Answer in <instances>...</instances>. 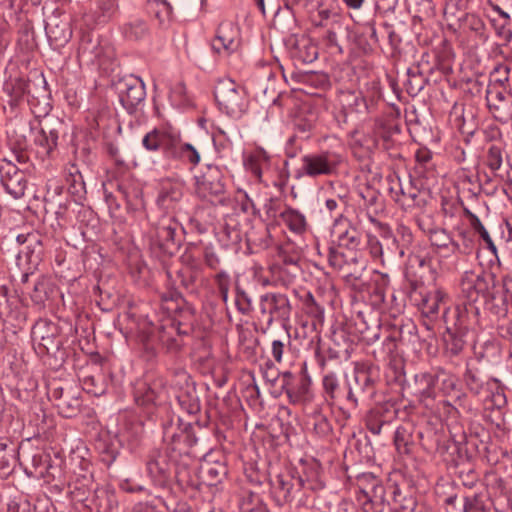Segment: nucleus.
Returning <instances> with one entry per match:
<instances>
[{
    "instance_id": "obj_15",
    "label": "nucleus",
    "mask_w": 512,
    "mask_h": 512,
    "mask_svg": "<svg viewBox=\"0 0 512 512\" xmlns=\"http://www.w3.org/2000/svg\"><path fill=\"white\" fill-rule=\"evenodd\" d=\"M182 197V184L179 181L166 179L162 181L157 199L158 205L165 209L173 208L174 204Z\"/></svg>"
},
{
    "instance_id": "obj_11",
    "label": "nucleus",
    "mask_w": 512,
    "mask_h": 512,
    "mask_svg": "<svg viewBox=\"0 0 512 512\" xmlns=\"http://www.w3.org/2000/svg\"><path fill=\"white\" fill-rule=\"evenodd\" d=\"M240 45L239 28L232 22L226 21L219 25L212 48L217 53L231 54Z\"/></svg>"
},
{
    "instance_id": "obj_42",
    "label": "nucleus",
    "mask_w": 512,
    "mask_h": 512,
    "mask_svg": "<svg viewBox=\"0 0 512 512\" xmlns=\"http://www.w3.org/2000/svg\"><path fill=\"white\" fill-rule=\"evenodd\" d=\"M242 512H266V507L261 503L258 497H255V504L251 506L248 503H243L241 507Z\"/></svg>"
},
{
    "instance_id": "obj_49",
    "label": "nucleus",
    "mask_w": 512,
    "mask_h": 512,
    "mask_svg": "<svg viewBox=\"0 0 512 512\" xmlns=\"http://www.w3.org/2000/svg\"><path fill=\"white\" fill-rule=\"evenodd\" d=\"M93 387H94V378L93 377H86V378H84V380H83V389L87 393H91V392H93Z\"/></svg>"
},
{
    "instance_id": "obj_48",
    "label": "nucleus",
    "mask_w": 512,
    "mask_h": 512,
    "mask_svg": "<svg viewBox=\"0 0 512 512\" xmlns=\"http://www.w3.org/2000/svg\"><path fill=\"white\" fill-rule=\"evenodd\" d=\"M348 386V393H347V400L356 407L358 405L357 397L355 396V393L353 391V388L350 383H347Z\"/></svg>"
},
{
    "instance_id": "obj_27",
    "label": "nucleus",
    "mask_w": 512,
    "mask_h": 512,
    "mask_svg": "<svg viewBox=\"0 0 512 512\" xmlns=\"http://www.w3.org/2000/svg\"><path fill=\"white\" fill-rule=\"evenodd\" d=\"M148 28L144 21L134 20L128 23L124 28V35L130 40H138L147 34Z\"/></svg>"
},
{
    "instance_id": "obj_20",
    "label": "nucleus",
    "mask_w": 512,
    "mask_h": 512,
    "mask_svg": "<svg viewBox=\"0 0 512 512\" xmlns=\"http://www.w3.org/2000/svg\"><path fill=\"white\" fill-rule=\"evenodd\" d=\"M280 218L292 232L302 234L306 231V218L298 210L287 208L281 212Z\"/></svg>"
},
{
    "instance_id": "obj_1",
    "label": "nucleus",
    "mask_w": 512,
    "mask_h": 512,
    "mask_svg": "<svg viewBox=\"0 0 512 512\" xmlns=\"http://www.w3.org/2000/svg\"><path fill=\"white\" fill-rule=\"evenodd\" d=\"M141 144L148 152L162 151L168 157L187 161L193 166L201 161L198 149L190 143H182L180 132L170 125L152 129L143 136Z\"/></svg>"
},
{
    "instance_id": "obj_5",
    "label": "nucleus",
    "mask_w": 512,
    "mask_h": 512,
    "mask_svg": "<svg viewBox=\"0 0 512 512\" xmlns=\"http://www.w3.org/2000/svg\"><path fill=\"white\" fill-rule=\"evenodd\" d=\"M280 379L291 404L304 405L312 400L311 380L306 373L301 372L295 376L286 371L281 374Z\"/></svg>"
},
{
    "instance_id": "obj_16",
    "label": "nucleus",
    "mask_w": 512,
    "mask_h": 512,
    "mask_svg": "<svg viewBox=\"0 0 512 512\" xmlns=\"http://www.w3.org/2000/svg\"><path fill=\"white\" fill-rule=\"evenodd\" d=\"M447 298V294L441 289L428 291L422 295L420 309L425 316L436 318L440 311V306L445 305Z\"/></svg>"
},
{
    "instance_id": "obj_38",
    "label": "nucleus",
    "mask_w": 512,
    "mask_h": 512,
    "mask_svg": "<svg viewBox=\"0 0 512 512\" xmlns=\"http://www.w3.org/2000/svg\"><path fill=\"white\" fill-rule=\"evenodd\" d=\"M338 386V380L334 374H328L324 376L323 387L331 399L335 397V391L337 390Z\"/></svg>"
},
{
    "instance_id": "obj_35",
    "label": "nucleus",
    "mask_w": 512,
    "mask_h": 512,
    "mask_svg": "<svg viewBox=\"0 0 512 512\" xmlns=\"http://www.w3.org/2000/svg\"><path fill=\"white\" fill-rule=\"evenodd\" d=\"M59 412L64 417H71L75 414L78 408V401L73 400L72 402L66 399L56 403Z\"/></svg>"
},
{
    "instance_id": "obj_54",
    "label": "nucleus",
    "mask_w": 512,
    "mask_h": 512,
    "mask_svg": "<svg viewBox=\"0 0 512 512\" xmlns=\"http://www.w3.org/2000/svg\"><path fill=\"white\" fill-rule=\"evenodd\" d=\"M29 238L34 239L35 236L34 235H23V234H21V235L17 236V242L19 244H24Z\"/></svg>"
},
{
    "instance_id": "obj_18",
    "label": "nucleus",
    "mask_w": 512,
    "mask_h": 512,
    "mask_svg": "<svg viewBox=\"0 0 512 512\" xmlns=\"http://www.w3.org/2000/svg\"><path fill=\"white\" fill-rule=\"evenodd\" d=\"M293 56L303 63H312L318 58V48L307 37L298 39L293 49Z\"/></svg>"
},
{
    "instance_id": "obj_37",
    "label": "nucleus",
    "mask_w": 512,
    "mask_h": 512,
    "mask_svg": "<svg viewBox=\"0 0 512 512\" xmlns=\"http://www.w3.org/2000/svg\"><path fill=\"white\" fill-rule=\"evenodd\" d=\"M31 298L36 304H43L47 299L46 285L44 281H39L35 284Z\"/></svg>"
},
{
    "instance_id": "obj_32",
    "label": "nucleus",
    "mask_w": 512,
    "mask_h": 512,
    "mask_svg": "<svg viewBox=\"0 0 512 512\" xmlns=\"http://www.w3.org/2000/svg\"><path fill=\"white\" fill-rule=\"evenodd\" d=\"M212 141L217 149H225L231 143L228 133L219 126L214 127V131L212 132Z\"/></svg>"
},
{
    "instance_id": "obj_2",
    "label": "nucleus",
    "mask_w": 512,
    "mask_h": 512,
    "mask_svg": "<svg viewBox=\"0 0 512 512\" xmlns=\"http://www.w3.org/2000/svg\"><path fill=\"white\" fill-rule=\"evenodd\" d=\"M214 95L220 110L227 115L239 118L245 112V92L233 80L219 81L215 87Z\"/></svg>"
},
{
    "instance_id": "obj_28",
    "label": "nucleus",
    "mask_w": 512,
    "mask_h": 512,
    "mask_svg": "<svg viewBox=\"0 0 512 512\" xmlns=\"http://www.w3.org/2000/svg\"><path fill=\"white\" fill-rule=\"evenodd\" d=\"M214 281L216 283L219 294L223 300V302H227L228 293L230 287V277L225 271H218L214 276Z\"/></svg>"
},
{
    "instance_id": "obj_6",
    "label": "nucleus",
    "mask_w": 512,
    "mask_h": 512,
    "mask_svg": "<svg viewBox=\"0 0 512 512\" xmlns=\"http://www.w3.org/2000/svg\"><path fill=\"white\" fill-rule=\"evenodd\" d=\"M102 129L103 144L107 153L116 162L119 161V149L117 140L121 131V127L115 117V110L111 106L106 105L105 108L98 111V130Z\"/></svg>"
},
{
    "instance_id": "obj_29",
    "label": "nucleus",
    "mask_w": 512,
    "mask_h": 512,
    "mask_svg": "<svg viewBox=\"0 0 512 512\" xmlns=\"http://www.w3.org/2000/svg\"><path fill=\"white\" fill-rule=\"evenodd\" d=\"M431 241L433 245H436L441 248H449L451 245V251L455 252L459 250L460 246L458 243L451 240L449 235L445 231H437L431 236Z\"/></svg>"
},
{
    "instance_id": "obj_57",
    "label": "nucleus",
    "mask_w": 512,
    "mask_h": 512,
    "mask_svg": "<svg viewBox=\"0 0 512 512\" xmlns=\"http://www.w3.org/2000/svg\"><path fill=\"white\" fill-rule=\"evenodd\" d=\"M257 6L261 9V11L264 13V0H255Z\"/></svg>"
},
{
    "instance_id": "obj_55",
    "label": "nucleus",
    "mask_w": 512,
    "mask_h": 512,
    "mask_svg": "<svg viewBox=\"0 0 512 512\" xmlns=\"http://www.w3.org/2000/svg\"><path fill=\"white\" fill-rule=\"evenodd\" d=\"M449 2H455L458 9H465L467 6V0H449Z\"/></svg>"
},
{
    "instance_id": "obj_17",
    "label": "nucleus",
    "mask_w": 512,
    "mask_h": 512,
    "mask_svg": "<svg viewBox=\"0 0 512 512\" xmlns=\"http://www.w3.org/2000/svg\"><path fill=\"white\" fill-rule=\"evenodd\" d=\"M438 378L432 374L422 373L415 376L414 394L420 402H425L436 397V385Z\"/></svg>"
},
{
    "instance_id": "obj_46",
    "label": "nucleus",
    "mask_w": 512,
    "mask_h": 512,
    "mask_svg": "<svg viewBox=\"0 0 512 512\" xmlns=\"http://www.w3.org/2000/svg\"><path fill=\"white\" fill-rule=\"evenodd\" d=\"M325 40L329 46H337V34L333 30H328L325 36Z\"/></svg>"
},
{
    "instance_id": "obj_26",
    "label": "nucleus",
    "mask_w": 512,
    "mask_h": 512,
    "mask_svg": "<svg viewBox=\"0 0 512 512\" xmlns=\"http://www.w3.org/2000/svg\"><path fill=\"white\" fill-rule=\"evenodd\" d=\"M470 222H471L472 228L475 230V232H477L479 234L481 239L485 242L486 248L493 255H496L497 254V247L494 244L492 238L490 237L489 232L486 230V228L484 227V225L480 221V219L476 215L472 214L471 217H470Z\"/></svg>"
},
{
    "instance_id": "obj_56",
    "label": "nucleus",
    "mask_w": 512,
    "mask_h": 512,
    "mask_svg": "<svg viewBox=\"0 0 512 512\" xmlns=\"http://www.w3.org/2000/svg\"><path fill=\"white\" fill-rule=\"evenodd\" d=\"M494 10H495V11H497V12H498V14H499L502 18H504L505 20H507V21H508V20L510 19L509 14H508L507 12H505L504 10H502L499 6H495Z\"/></svg>"
},
{
    "instance_id": "obj_40",
    "label": "nucleus",
    "mask_w": 512,
    "mask_h": 512,
    "mask_svg": "<svg viewBox=\"0 0 512 512\" xmlns=\"http://www.w3.org/2000/svg\"><path fill=\"white\" fill-rule=\"evenodd\" d=\"M328 261L333 268L339 269L344 263L343 255L336 248L330 247L328 253Z\"/></svg>"
},
{
    "instance_id": "obj_8",
    "label": "nucleus",
    "mask_w": 512,
    "mask_h": 512,
    "mask_svg": "<svg viewBox=\"0 0 512 512\" xmlns=\"http://www.w3.org/2000/svg\"><path fill=\"white\" fill-rule=\"evenodd\" d=\"M61 126L62 123L55 118L38 121L37 126H31L32 131L35 133L34 142L41 148L40 153L43 157L50 156L51 152L56 148L59 128Z\"/></svg>"
},
{
    "instance_id": "obj_59",
    "label": "nucleus",
    "mask_w": 512,
    "mask_h": 512,
    "mask_svg": "<svg viewBox=\"0 0 512 512\" xmlns=\"http://www.w3.org/2000/svg\"><path fill=\"white\" fill-rule=\"evenodd\" d=\"M374 433H379V429H375V431L373 430Z\"/></svg>"
},
{
    "instance_id": "obj_22",
    "label": "nucleus",
    "mask_w": 512,
    "mask_h": 512,
    "mask_svg": "<svg viewBox=\"0 0 512 512\" xmlns=\"http://www.w3.org/2000/svg\"><path fill=\"white\" fill-rule=\"evenodd\" d=\"M178 229V223L170 217L161 219L156 228V237L160 245H166L175 241V234Z\"/></svg>"
},
{
    "instance_id": "obj_52",
    "label": "nucleus",
    "mask_w": 512,
    "mask_h": 512,
    "mask_svg": "<svg viewBox=\"0 0 512 512\" xmlns=\"http://www.w3.org/2000/svg\"><path fill=\"white\" fill-rule=\"evenodd\" d=\"M325 206L330 212H332L338 207V202L335 199H327Z\"/></svg>"
},
{
    "instance_id": "obj_33",
    "label": "nucleus",
    "mask_w": 512,
    "mask_h": 512,
    "mask_svg": "<svg viewBox=\"0 0 512 512\" xmlns=\"http://www.w3.org/2000/svg\"><path fill=\"white\" fill-rule=\"evenodd\" d=\"M487 165L493 171L500 169L502 165V155L499 148L492 146L489 149L487 154Z\"/></svg>"
},
{
    "instance_id": "obj_25",
    "label": "nucleus",
    "mask_w": 512,
    "mask_h": 512,
    "mask_svg": "<svg viewBox=\"0 0 512 512\" xmlns=\"http://www.w3.org/2000/svg\"><path fill=\"white\" fill-rule=\"evenodd\" d=\"M118 12V0H98V24L108 23Z\"/></svg>"
},
{
    "instance_id": "obj_44",
    "label": "nucleus",
    "mask_w": 512,
    "mask_h": 512,
    "mask_svg": "<svg viewBox=\"0 0 512 512\" xmlns=\"http://www.w3.org/2000/svg\"><path fill=\"white\" fill-rule=\"evenodd\" d=\"M416 160L419 164H426L431 160L432 153L427 148H419L415 153Z\"/></svg>"
},
{
    "instance_id": "obj_50",
    "label": "nucleus",
    "mask_w": 512,
    "mask_h": 512,
    "mask_svg": "<svg viewBox=\"0 0 512 512\" xmlns=\"http://www.w3.org/2000/svg\"><path fill=\"white\" fill-rule=\"evenodd\" d=\"M51 396L53 399H55V401L57 402H60L61 400H63L62 396H63V389L62 388H55L52 390L51 392Z\"/></svg>"
},
{
    "instance_id": "obj_34",
    "label": "nucleus",
    "mask_w": 512,
    "mask_h": 512,
    "mask_svg": "<svg viewBox=\"0 0 512 512\" xmlns=\"http://www.w3.org/2000/svg\"><path fill=\"white\" fill-rule=\"evenodd\" d=\"M236 305L240 312L247 313L251 309V299L248 294L239 287H236Z\"/></svg>"
},
{
    "instance_id": "obj_53",
    "label": "nucleus",
    "mask_w": 512,
    "mask_h": 512,
    "mask_svg": "<svg viewBox=\"0 0 512 512\" xmlns=\"http://www.w3.org/2000/svg\"><path fill=\"white\" fill-rule=\"evenodd\" d=\"M164 438L170 439L172 442H176L178 436L175 433H171L170 428H166L164 431Z\"/></svg>"
},
{
    "instance_id": "obj_10",
    "label": "nucleus",
    "mask_w": 512,
    "mask_h": 512,
    "mask_svg": "<svg viewBox=\"0 0 512 512\" xmlns=\"http://www.w3.org/2000/svg\"><path fill=\"white\" fill-rule=\"evenodd\" d=\"M0 177L6 192L13 198L19 199L24 196L27 187L26 177L15 164L4 161L0 165Z\"/></svg>"
},
{
    "instance_id": "obj_12",
    "label": "nucleus",
    "mask_w": 512,
    "mask_h": 512,
    "mask_svg": "<svg viewBox=\"0 0 512 512\" xmlns=\"http://www.w3.org/2000/svg\"><path fill=\"white\" fill-rule=\"evenodd\" d=\"M166 391L161 380L149 379L137 381L134 388V397L138 405L147 406L163 401Z\"/></svg>"
},
{
    "instance_id": "obj_21",
    "label": "nucleus",
    "mask_w": 512,
    "mask_h": 512,
    "mask_svg": "<svg viewBox=\"0 0 512 512\" xmlns=\"http://www.w3.org/2000/svg\"><path fill=\"white\" fill-rule=\"evenodd\" d=\"M147 472L155 481L164 480L169 472V462L165 455L157 454L147 462Z\"/></svg>"
},
{
    "instance_id": "obj_51",
    "label": "nucleus",
    "mask_w": 512,
    "mask_h": 512,
    "mask_svg": "<svg viewBox=\"0 0 512 512\" xmlns=\"http://www.w3.org/2000/svg\"><path fill=\"white\" fill-rule=\"evenodd\" d=\"M364 0H344L348 7L352 9H359Z\"/></svg>"
},
{
    "instance_id": "obj_4",
    "label": "nucleus",
    "mask_w": 512,
    "mask_h": 512,
    "mask_svg": "<svg viewBox=\"0 0 512 512\" xmlns=\"http://www.w3.org/2000/svg\"><path fill=\"white\" fill-rule=\"evenodd\" d=\"M223 171L214 165H207L199 175L195 176L196 194L207 200L218 197L225 192Z\"/></svg>"
},
{
    "instance_id": "obj_36",
    "label": "nucleus",
    "mask_w": 512,
    "mask_h": 512,
    "mask_svg": "<svg viewBox=\"0 0 512 512\" xmlns=\"http://www.w3.org/2000/svg\"><path fill=\"white\" fill-rule=\"evenodd\" d=\"M170 100L177 106H181L185 103V87L183 84L178 83L171 89Z\"/></svg>"
},
{
    "instance_id": "obj_41",
    "label": "nucleus",
    "mask_w": 512,
    "mask_h": 512,
    "mask_svg": "<svg viewBox=\"0 0 512 512\" xmlns=\"http://www.w3.org/2000/svg\"><path fill=\"white\" fill-rule=\"evenodd\" d=\"M284 352V343L280 340H274L271 345V353L277 363L282 362Z\"/></svg>"
},
{
    "instance_id": "obj_3",
    "label": "nucleus",
    "mask_w": 512,
    "mask_h": 512,
    "mask_svg": "<svg viewBox=\"0 0 512 512\" xmlns=\"http://www.w3.org/2000/svg\"><path fill=\"white\" fill-rule=\"evenodd\" d=\"M301 161L302 166L297 177L307 175L315 178L334 174L342 162V156L335 151H322L304 155Z\"/></svg>"
},
{
    "instance_id": "obj_7",
    "label": "nucleus",
    "mask_w": 512,
    "mask_h": 512,
    "mask_svg": "<svg viewBox=\"0 0 512 512\" xmlns=\"http://www.w3.org/2000/svg\"><path fill=\"white\" fill-rule=\"evenodd\" d=\"M122 105L132 111L141 104L146 96L143 81L135 75H125L114 83Z\"/></svg>"
},
{
    "instance_id": "obj_19",
    "label": "nucleus",
    "mask_w": 512,
    "mask_h": 512,
    "mask_svg": "<svg viewBox=\"0 0 512 512\" xmlns=\"http://www.w3.org/2000/svg\"><path fill=\"white\" fill-rule=\"evenodd\" d=\"M354 381L362 393L372 392L375 384L373 368L366 365H356Z\"/></svg>"
},
{
    "instance_id": "obj_45",
    "label": "nucleus",
    "mask_w": 512,
    "mask_h": 512,
    "mask_svg": "<svg viewBox=\"0 0 512 512\" xmlns=\"http://www.w3.org/2000/svg\"><path fill=\"white\" fill-rule=\"evenodd\" d=\"M277 485L283 491V496L287 499L290 496L292 485L287 482L282 476L277 477Z\"/></svg>"
},
{
    "instance_id": "obj_9",
    "label": "nucleus",
    "mask_w": 512,
    "mask_h": 512,
    "mask_svg": "<svg viewBox=\"0 0 512 512\" xmlns=\"http://www.w3.org/2000/svg\"><path fill=\"white\" fill-rule=\"evenodd\" d=\"M259 308L262 315L267 316L270 325L274 319H288L291 306L288 297L281 293H266L260 297Z\"/></svg>"
},
{
    "instance_id": "obj_30",
    "label": "nucleus",
    "mask_w": 512,
    "mask_h": 512,
    "mask_svg": "<svg viewBox=\"0 0 512 512\" xmlns=\"http://www.w3.org/2000/svg\"><path fill=\"white\" fill-rule=\"evenodd\" d=\"M95 50H96V45L92 44L91 39L85 40L83 38L80 43L79 49H78V54H79L80 60L85 63H93L94 59H95V56H94Z\"/></svg>"
},
{
    "instance_id": "obj_23",
    "label": "nucleus",
    "mask_w": 512,
    "mask_h": 512,
    "mask_svg": "<svg viewBox=\"0 0 512 512\" xmlns=\"http://www.w3.org/2000/svg\"><path fill=\"white\" fill-rule=\"evenodd\" d=\"M268 161L269 156L264 150H256L249 155L245 166L258 180H261L263 169L267 166Z\"/></svg>"
},
{
    "instance_id": "obj_47",
    "label": "nucleus",
    "mask_w": 512,
    "mask_h": 512,
    "mask_svg": "<svg viewBox=\"0 0 512 512\" xmlns=\"http://www.w3.org/2000/svg\"><path fill=\"white\" fill-rule=\"evenodd\" d=\"M318 16H319L320 20H319V22H316V25L323 26V21L327 20L330 17V10L327 8L319 9Z\"/></svg>"
},
{
    "instance_id": "obj_14",
    "label": "nucleus",
    "mask_w": 512,
    "mask_h": 512,
    "mask_svg": "<svg viewBox=\"0 0 512 512\" xmlns=\"http://www.w3.org/2000/svg\"><path fill=\"white\" fill-rule=\"evenodd\" d=\"M58 328L56 324L47 320H39L32 329V338L40 347L47 352L52 348H58L59 343L56 341Z\"/></svg>"
},
{
    "instance_id": "obj_39",
    "label": "nucleus",
    "mask_w": 512,
    "mask_h": 512,
    "mask_svg": "<svg viewBox=\"0 0 512 512\" xmlns=\"http://www.w3.org/2000/svg\"><path fill=\"white\" fill-rule=\"evenodd\" d=\"M203 259H204L205 265L208 268H210L212 270H217L219 268L220 259L212 249L206 248L204 250Z\"/></svg>"
},
{
    "instance_id": "obj_43",
    "label": "nucleus",
    "mask_w": 512,
    "mask_h": 512,
    "mask_svg": "<svg viewBox=\"0 0 512 512\" xmlns=\"http://www.w3.org/2000/svg\"><path fill=\"white\" fill-rule=\"evenodd\" d=\"M394 442H395L396 448L399 451H402V450L404 452L407 451V449H406L407 443H406V440H405L404 430H401V429H397L396 430L395 436H394Z\"/></svg>"
},
{
    "instance_id": "obj_24",
    "label": "nucleus",
    "mask_w": 512,
    "mask_h": 512,
    "mask_svg": "<svg viewBox=\"0 0 512 512\" xmlns=\"http://www.w3.org/2000/svg\"><path fill=\"white\" fill-rule=\"evenodd\" d=\"M108 439L101 438V441L104 444L103 450L101 452V461L109 466L116 458L121 440L118 438V434L114 433L113 436L110 435V432H107Z\"/></svg>"
},
{
    "instance_id": "obj_31",
    "label": "nucleus",
    "mask_w": 512,
    "mask_h": 512,
    "mask_svg": "<svg viewBox=\"0 0 512 512\" xmlns=\"http://www.w3.org/2000/svg\"><path fill=\"white\" fill-rule=\"evenodd\" d=\"M142 431L143 427L140 422L130 421L124 424L121 437L126 440H135L141 435Z\"/></svg>"
},
{
    "instance_id": "obj_13",
    "label": "nucleus",
    "mask_w": 512,
    "mask_h": 512,
    "mask_svg": "<svg viewBox=\"0 0 512 512\" xmlns=\"http://www.w3.org/2000/svg\"><path fill=\"white\" fill-rule=\"evenodd\" d=\"M331 235L340 247L353 249L360 243V233L358 230L351 226L347 219L342 217L335 221Z\"/></svg>"
},
{
    "instance_id": "obj_58",
    "label": "nucleus",
    "mask_w": 512,
    "mask_h": 512,
    "mask_svg": "<svg viewBox=\"0 0 512 512\" xmlns=\"http://www.w3.org/2000/svg\"><path fill=\"white\" fill-rule=\"evenodd\" d=\"M28 277H29V275L27 273L23 274L22 275V282H27L28 281Z\"/></svg>"
}]
</instances>
